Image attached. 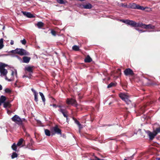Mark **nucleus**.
<instances>
[{
    "label": "nucleus",
    "instance_id": "43",
    "mask_svg": "<svg viewBox=\"0 0 160 160\" xmlns=\"http://www.w3.org/2000/svg\"><path fill=\"white\" fill-rule=\"evenodd\" d=\"M3 47V45H1V44L0 45V49H1Z\"/></svg>",
    "mask_w": 160,
    "mask_h": 160
},
{
    "label": "nucleus",
    "instance_id": "22",
    "mask_svg": "<svg viewBox=\"0 0 160 160\" xmlns=\"http://www.w3.org/2000/svg\"><path fill=\"white\" fill-rule=\"evenodd\" d=\"M11 105L9 102H6L4 103V107L5 108H9L11 107Z\"/></svg>",
    "mask_w": 160,
    "mask_h": 160
},
{
    "label": "nucleus",
    "instance_id": "1",
    "mask_svg": "<svg viewBox=\"0 0 160 160\" xmlns=\"http://www.w3.org/2000/svg\"><path fill=\"white\" fill-rule=\"evenodd\" d=\"M6 65L3 63L0 62V76L1 77H5L6 80H8L6 75L8 73L7 70L5 69Z\"/></svg>",
    "mask_w": 160,
    "mask_h": 160
},
{
    "label": "nucleus",
    "instance_id": "31",
    "mask_svg": "<svg viewBox=\"0 0 160 160\" xmlns=\"http://www.w3.org/2000/svg\"><path fill=\"white\" fill-rule=\"evenodd\" d=\"M5 91L6 93H10L11 92V91L10 89L8 88H6L5 89Z\"/></svg>",
    "mask_w": 160,
    "mask_h": 160
},
{
    "label": "nucleus",
    "instance_id": "27",
    "mask_svg": "<svg viewBox=\"0 0 160 160\" xmlns=\"http://www.w3.org/2000/svg\"><path fill=\"white\" fill-rule=\"evenodd\" d=\"M12 148L13 150H14L15 151H17V146H16V144L15 143H14L13 144V145H12Z\"/></svg>",
    "mask_w": 160,
    "mask_h": 160
},
{
    "label": "nucleus",
    "instance_id": "35",
    "mask_svg": "<svg viewBox=\"0 0 160 160\" xmlns=\"http://www.w3.org/2000/svg\"><path fill=\"white\" fill-rule=\"evenodd\" d=\"M134 155V154H133L132 156L127 158V159L128 160H131L133 158V157Z\"/></svg>",
    "mask_w": 160,
    "mask_h": 160
},
{
    "label": "nucleus",
    "instance_id": "47",
    "mask_svg": "<svg viewBox=\"0 0 160 160\" xmlns=\"http://www.w3.org/2000/svg\"><path fill=\"white\" fill-rule=\"evenodd\" d=\"M118 71L119 72H120V69H118Z\"/></svg>",
    "mask_w": 160,
    "mask_h": 160
},
{
    "label": "nucleus",
    "instance_id": "45",
    "mask_svg": "<svg viewBox=\"0 0 160 160\" xmlns=\"http://www.w3.org/2000/svg\"><path fill=\"white\" fill-rule=\"evenodd\" d=\"M156 160H160V158H156Z\"/></svg>",
    "mask_w": 160,
    "mask_h": 160
},
{
    "label": "nucleus",
    "instance_id": "49",
    "mask_svg": "<svg viewBox=\"0 0 160 160\" xmlns=\"http://www.w3.org/2000/svg\"><path fill=\"white\" fill-rule=\"evenodd\" d=\"M17 82V81H16V82L15 83V85L16 86V82Z\"/></svg>",
    "mask_w": 160,
    "mask_h": 160
},
{
    "label": "nucleus",
    "instance_id": "44",
    "mask_svg": "<svg viewBox=\"0 0 160 160\" xmlns=\"http://www.w3.org/2000/svg\"><path fill=\"white\" fill-rule=\"evenodd\" d=\"M2 89V87L1 85H0V90Z\"/></svg>",
    "mask_w": 160,
    "mask_h": 160
},
{
    "label": "nucleus",
    "instance_id": "34",
    "mask_svg": "<svg viewBox=\"0 0 160 160\" xmlns=\"http://www.w3.org/2000/svg\"><path fill=\"white\" fill-rule=\"evenodd\" d=\"M51 33L53 36H55L56 35V32L54 30H52Z\"/></svg>",
    "mask_w": 160,
    "mask_h": 160
},
{
    "label": "nucleus",
    "instance_id": "15",
    "mask_svg": "<svg viewBox=\"0 0 160 160\" xmlns=\"http://www.w3.org/2000/svg\"><path fill=\"white\" fill-rule=\"evenodd\" d=\"M32 91L33 92L34 97V100L36 102L38 101V93L33 88L31 89Z\"/></svg>",
    "mask_w": 160,
    "mask_h": 160
},
{
    "label": "nucleus",
    "instance_id": "28",
    "mask_svg": "<svg viewBox=\"0 0 160 160\" xmlns=\"http://www.w3.org/2000/svg\"><path fill=\"white\" fill-rule=\"evenodd\" d=\"M18 157V154L15 152H14L12 153L11 156L12 158L13 159L15 158H17Z\"/></svg>",
    "mask_w": 160,
    "mask_h": 160
},
{
    "label": "nucleus",
    "instance_id": "9",
    "mask_svg": "<svg viewBox=\"0 0 160 160\" xmlns=\"http://www.w3.org/2000/svg\"><path fill=\"white\" fill-rule=\"evenodd\" d=\"M146 132L148 135L150 140H152L157 134V133L155 130H154L152 132H150L149 131H146Z\"/></svg>",
    "mask_w": 160,
    "mask_h": 160
},
{
    "label": "nucleus",
    "instance_id": "30",
    "mask_svg": "<svg viewBox=\"0 0 160 160\" xmlns=\"http://www.w3.org/2000/svg\"><path fill=\"white\" fill-rule=\"evenodd\" d=\"M57 2L60 4H62L65 3V2L63 0H57Z\"/></svg>",
    "mask_w": 160,
    "mask_h": 160
},
{
    "label": "nucleus",
    "instance_id": "2",
    "mask_svg": "<svg viewBox=\"0 0 160 160\" xmlns=\"http://www.w3.org/2000/svg\"><path fill=\"white\" fill-rule=\"evenodd\" d=\"M13 53H17L20 55H28L29 53L24 49L17 48L14 50H12L11 52Z\"/></svg>",
    "mask_w": 160,
    "mask_h": 160
},
{
    "label": "nucleus",
    "instance_id": "38",
    "mask_svg": "<svg viewBox=\"0 0 160 160\" xmlns=\"http://www.w3.org/2000/svg\"><path fill=\"white\" fill-rule=\"evenodd\" d=\"M128 20H120V21L126 24V22Z\"/></svg>",
    "mask_w": 160,
    "mask_h": 160
},
{
    "label": "nucleus",
    "instance_id": "18",
    "mask_svg": "<svg viewBox=\"0 0 160 160\" xmlns=\"http://www.w3.org/2000/svg\"><path fill=\"white\" fill-rule=\"evenodd\" d=\"M82 6L83 8L87 9H91L92 8V5L89 3L83 5Z\"/></svg>",
    "mask_w": 160,
    "mask_h": 160
},
{
    "label": "nucleus",
    "instance_id": "10",
    "mask_svg": "<svg viewBox=\"0 0 160 160\" xmlns=\"http://www.w3.org/2000/svg\"><path fill=\"white\" fill-rule=\"evenodd\" d=\"M124 72L126 76L132 75L134 74L133 71L130 68L126 69L124 70Z\"/></svg>",
    "mask_w": 160,
    "mask_h": 160
},
{
    "label": "nucleus",
    "instance_id": "41",
    "mask_svg": "<svg viewBox=\"0 0 160 160\" xmlns=\"http://www.w3.org/2000/svg\"><path fill=\"white\" fill-rule=\"evenodd\" d=\"M136 29L138 31L140 32H143V31H142V30H139L137 28H136Z\"/></svg>",
    "mask_w": 160,
    "mask_h": 160
},
{
    "label": "nucleus",
    "instance_id": "40",
    "mask_svg": "<svg viewBox=\"0 0 160 160\" xmlns=\"http://www.w3.org/2000/svg\"><path fill=\"white\" fill-rule=\"evenodd\" d=\"M27 74V73L26 72V75H24L23 76V78H24V77H28L29 78V76H27L26 74Z\"/></svg>",
    "mask_w": 160,
    "mask_h": 160
},
{
    "label": "nucleus",
    "instance_id": "46",
    "mask_svg": "<svg viewBox=\"0 0 160 160\" xmlns=\"http://www.w3.org/2000/svg\"><path fill=\"white\" fill-rule=\"evenodd\" d=\"M38 123H41V122L40 121H38Z\"/></svg>",
    "mask_w": 160,
    "mask_h": 160
},
{
    "label": "nucleus",
    "instance_id": "51",
    "mask_svg": "<svg viewBox=\"0 0 160 160\" xmlns=\"http://www.w3.org/2000/svg\"><path fill=\"white\" fill-rule=\"evenodd\" d=\"M79 132L80 133V130L79 131Z\"/></svg>",
    "mask_w": 160,
    "mask_h": 160
},
{
    "label": "nucleus",
    "instance_id": "37",
    "mask_svg": "<svg viewBox=\"0 0 160 160\" xmlns=\"http://www.w3.org/2000/svg\"><path fill=\"white\" fill-rule=\"evenodd\" d=\"M75 123L76 124H77L78 125L79 124H80V123L79 122L78 120H75Z\"/></svg>",
    "mask_w": 160,
    "mask_h": 160
},
{
    "label": "nucleus",
    "instance_id": "11",
    "mask_svg": "<svg viewBox=\"0 0 160 160\" xmlns=\"http://www.w3.org/2000/svg\"><path fill=\"white\" fill-rule=\"evenodd\" d=\"M67 103L68 104L75 105V107L77 106L76 100L73 99H68L67 100Z\"/></svg>",
    "mask_w": 160,
    "mask_h": 160
},
{
    "label": "nucleus",
    "instance_id": "21",
    "mask_svg": "<svg viewBox=\"0 0 160 160\" xmlns=\"http://www.w3.org/2000/svg\"><path fill=\"white\" fill-rule=\"evenodd\" d=\"M92 60V59L89 56H88L84 60L85 62H90Z\"/></svg>",
    "mask_w": 160,
    "mask_h": 160
},
{
    "label": "nucleus",
    "instance_id": "6",
    "mask_svg": "<svg viewBox=\"0 0 160 160\" xmlns=\"http://www.w3.org/2000/svg\"><path fill=\"white\" fill-rule=\"evenodd\" d=\"M130 8L132 9H137L141 10H144L145 8L144 7L139 6V5H137L134 3L130 4Z\"/></svg>",
    "mask_w": 160,
    "mask_h": 160
},
{
    "label": "nucleus",
    "instance_id": "39",
    "mask_svg": "<svg viewBox=\"0 0 160 160\" xmlns=\"http://www.w3.org/2000/svg\"><path fill=\"white\" fill-rule=\"evenodd\" d=\"M78 126L79 127V129H81V128H82V126L80 124H79V125H78Z\"/></svg>",
    "mask_w": 160,
    "mask_h": 160
},
{
    "label": "nucleus",
    "instance_id": "23",
    "mask_svg": "<svg viewBox=\"0 0 160 160\" xmlns=\"http://www.w3.org/2000/svg\"><path fill=\"white\" fill-rule=\"evenodd\" d=\"M23 141L24 140L23 139L21 138L18 142L17 145L18 146H20L22 143Z\"/></svg>",
    "mask_w": 160,
    "mask_h": 160
},
{
    "label": "nucleus",
    "instance_id": "19",
    "mask_svg": "<svg viewBox=\"0 0 160 160\" xmlns=\"http://www.w3.org/2000/svg\"><path fill=\"white\" fill-rule=\"evenodd\" d=\"M6 100V97L5 96H2L0 98V105L2 103L4 102Z\"/></svg>",
    "mask_w": 160,
    "mask_h": 160
},
{
    "label": "nucleus",
    "instance_id": "20",
    "mask_svg": "<svg viewBox=\"0 0 160 160\" xmlns=\"http://www.w3.org/2000/svg\"><path fill=\"white\" fill-rule=\"evenodd\" d=\"M44 25V23L41 22H38L36 25H37L38 28H41Z\"/></svg>",
    "mask_w": 160,
    "mask_h": 160
},
{
    "label": "nucleus",
    "instance_id": "24",
    "mask_svg": "<svg viewBox=\"0 0 160 160\" xmlns=\"http://www.w3.org/2000/svg\"><path fill=\"white\" fill-rule=\"evenodd\" d=\"M72 49L73 50L76 51H79V48L78 46L77 45H74L72 47Z\"/></svg>",
    "mask_w": 160,
    "mask_h": 160
},
{
    "label": "nucleus",
    "instance_id": "29",
    "mask_svg": "<svg viewBox=\"0 0 160 160\" xmlns=\"http://www.w3.org/2000/svg\"><path fill=\"white\" fill-rule=\"evenodd\" d=\"M115 86V83H113V82H111L108 85V88H111L113 86Z\"/></svg>",
    "mask_w": 160,
    "mask_h": 160
},
{
    "label": "nucleus",
    "instance_id": "48",
    "mask_svg": "<svg viewBox=\"0 0 160 160\" xmlns=\"http://www.w3.org/2000/svg\"><path fill=\"white\" fill-rule=\"evenodd\" d=\"M53 107H55L56 106V105L55 104H53Z\"/></svg>",
    "mask_w": 160,
    "mask_h": 160
},
{
    "label": "nucleus",
    "instance_id": "36",
    "mask_svg": "<svg viewBox=\"0 0 160 160\" xmlns=\"http://www.w3.org/2000/svg\"><path fill=\"white\" fill-rule=\"evenodd\" d=\"M3 39L2 38H1L0 40V44L1 45H3Z\"/></svg>",
    "mask_w": 160,
    "mask_h": 160
},
{
    "label": "nucleus",
    "instance_id": "8",
    "mask_svg": "<svg viewBox=\"0 0 160 160\" xmlns=\"http://www.w3.org/2000/svg\"><path fill=\"white\" fill-rule=\"evenodd\" d=\"M140 27L145 29H154L155 28V26H152L151 24L146 25L142 23V22H140Z\"/></svg>",
    "mask_w": 160,
    "mask_h": 160
},
{
    "label": "nucleus",
    "instance_id": "7",
    "mask_svg": "<svg viewBox=\"0 0 160 160\" xmlns=\"http://www.w3.org/2000/svg\"><path fill=\"white\" fill-rule=\"evenodd\" d=\"M12 121L17 124L21 123L22 122V121L21 119L17 115H14L12 118Z\"/></svg>",
    "mask_w": 160,
    "mask_h": 160
},
{
    "label": "nucleus",
    "instance_id": "26",
    "mask_svg": "<svg viewBox=\"0 0 160 160\" xmlns=\"http://www.w3.org/2000/svg\"><path fill=\"white\" fill-rule=\"evenodd\" d=\"M44 131L45 134L47 136H49L50 135V132L48 130L45 129Z\"/></svg>",
    "mask_w": 160,
    "mask_h": 160
},
{
    "label": "nucleus",
    "instance_id": "13",
    "mask_svg": "<svg viewBox=\"0 0 160 160\" xmlns=\"http://www.w3.org/2000/svg\"><path fill=\"white\" fill-rule=\"evenodd\" d=\"M25 69L26 71L29 72V74L30 76L31 75V74L32 72L33 67L30 66L26 67L25 68Z\"/></svg>",
    "mask_w": 160,
    "mask_h": 160
},
{
    "label": "nucleus",
    "instance_id": "52",
    "mask_svg": "<svg viewBox=\"0 0 160 160\" xmlns=\"http://www.w3.org/2000/svg\"><path fill=\"white\" fill-rule=\"evenodd\" d=\"M159 99H160V98H159Z\"/></svg>",
    "mask_w": 160,
    "mask_h": 160
},
{
    "label": "nucleus",
    "instance_id": "5",
    "mask_svg": "<svg viewBox=\"0 0 160 160\" xmlns=\"http://www.w3.org/2000/svg\"><path fill=\"white\" fill-rule=\"evenodd\" d=\"M11 71L12 77L10 79H8V80H7L8 81H11L13 80L14 79V77H15L16 78H17V70L16 69H14L13 70H12Z\"/></svg>",
    "mask_w": 160,
    "mask_h": 160
},
{
    "label": "nucleus",
    "instance_id": "32",
    "mask_svg": "<svg viewBox=\"0 0 160 160\" xmlns=\"http://www.w3.org/2000/svg\"><path fill=\"white\" fill-rule=\"evenodd\" d=\"M20 42L22 43L23 45H25L26 43V41L24 39L22 40H21Z\"/></svg>",
    "mask_w": 160,
    "mask_h": 160
},
{
    "label": "nucleus",
    "instance_id": "50",
    "mask_svg": "<svg viewBox=\"0 0 160 160\" xmlns=\"http://www.w3.org/2000/svg\"><path fill=\"white\" fill-rule=\"evenodd\" d=\"M124 160H127V159H124Z\"/></svg>",
    "mask_w": 160,
    "mask_h": 160
},
{
    "label": "nucleus",
    "instance_id": "33",
    "mask_svg": "<svg viewBox=\"0 0 160 160\" xmlns=\"http://www.w3.org/2000/svg\"><path fill=\"white\" fill-rule=\"evenodd\" d=\"M155 131H156V132L157 133V134L158 133H160V127L157 128L156 130H155Z\"/></svg>",
    "mask_w": 160,
    "mask_h": 160
},
{
    "label": "nucleus",
    "instance_id": "14",
    "mask_svg": "<svg viewBox=\"0 0 160 160\" xmlns=\"http://www.w3.org/2000/svg\"><path fill=\"white\" fill-rule=\"evenodd\" d=\"M23 14L27 17L29 18H32L34 17V16L31 13L29 12H22Z\"/></svg>",
    "mask_w": 160,
    "mask_h": 160
},
{
    "label": "nucleus",
    "instance_id": "25",
    "mask_svg": "<svg viewBox=\"0 0 160 160\" xmlns=\"http://www.w3.org/2000/svg\"><path fill=\"white\" fill-rule=\"evenodd\" d=\"M39 94H40V96L41 97L42 101L44 102L45 101V99L44 97V95H43V94L42 92H39Z\"/></svg>",
    "mask_w": 160,
    "mask_h": 160
},
{
    "label": "nucleus",
    "instance_id": "4",
    "mask_svg": "<svg viewBox=\"0 0 160 160\" xmlns=\"http://www.w3.org/2000/svg\"><path fill=\"white\" fill-rule=\"evenodd\" d=\"M126 22L127 24L132 26V27H140V22L137 23L133 21L128 20Z\"/></svg>",
    "mask_w": 160,
    "mask_h": 160
},
{
    "label": "nucleus",
    "instance_id": "16",
    "mask_svg": "<svg viewBox=\"0 0 160 160\" xmlns=\"http://www.w3.org/2000/svg\"><path fill=\"white\" fill-rule=\"evenodd\" d=\"M53 131L55 132V133L58 134H61V130L59 129L57 126H55L53 127Z\"/></svg>",
    "mask_w": 160,
    "mask_h": 160
},
{
    "label": "nucleus",
    "instance_id": "17",
    "mask_svg": "<svg viewBox=\"0 0 160 160\" xmlns=\"http://www.w3.org/2000/svg\"><path fill=\"white\" fill-rule=\"evenodd\" d=\"M30 57L26 56L22 58L23 62L24 63H28L30 60Z\"/></svg>",
    "mask_w": 160,
    "mask_h": 160
},
{
    "label": "nucleus",
    "instance_id": "12",
    "mask_svg": "<svg viewBox=\"0 0 160 160\" xmlns=\"http://www.w3.org/2000/svg\"><path fill=\"white\" fill-rule=\"evenodd\" d=\"M59 111L60 112L63 114V116L66 118L67 120L68 119V115H67V111L64 109L60 108Z\"/></svg>",
    "mask_w": 160,
    "mask_h": 160
},
{
    "label": "nucleus",
    "instance_id": "3",
    "mask_svg": "<svg viewBox=\"0 0 160 160\" xmlns=\"http://www.w3.org/2000/svg\"><path fill=\"white\" fill-rule=\"evenodd\" d=\"M119 96L127 104H129L130 103V101L129 100V96L127 93H121L119 94Z\"/></svg>",
    "mask_w": 160,
    "mask_h": 160
},
{
    "label": "nucleus",
    "instance_id": "42",
    "mask_svg": "<svg viewBox=\"0 0 160 160\" xmlns=\"http://www.w3.org/2000/svg\"><path fill=\"white\" fill-rule=\"evenodd\" d=\"M14 44V42L13 40H12L10 42V44L12 45L13 44Z\"/></svg>",
    "mask_w": 160,
    "mask_h": 160
}]
</instances>
